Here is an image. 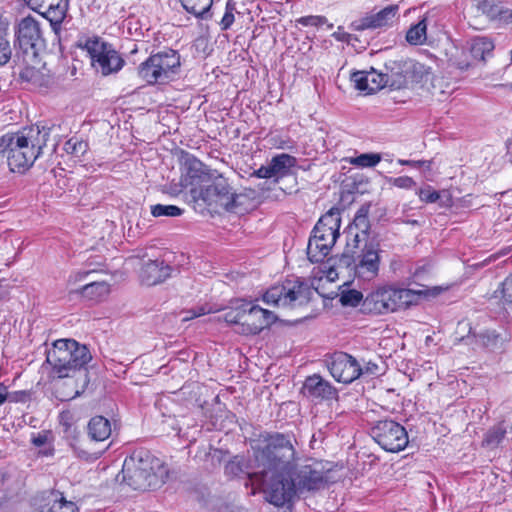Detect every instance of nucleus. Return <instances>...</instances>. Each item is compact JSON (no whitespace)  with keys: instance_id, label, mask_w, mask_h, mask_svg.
<instances>
[{"instance_id":"obj_1","label":"nucleus","mask_w":512,"mask_h":512,"mask_svg":"<svg viewBox=\"0 0 512 512\" xmlns=\"http://www.w3.org/2000/svg\"><path fill=\"white\" fill-rule=\"evenodd\" d=\"M293 434L274 432L265 437V446L255 450L258 475L263 482V491L280 480L295 467L296 450Z\"/></svg>"},{"instance_id":"obj_2","label":"nucleus","mask_w":512,"mask_h":512,"mask_svg":"<svg viewBox=\"0 0 512 512\" xmlns=\"http://www.w3.org/2000/svg\"><path fill=\"white\" fill-rule=\"evenodd\" d=\"M50 135V128L30 126L17 133L0 137V154L7 153V162L12 172L28 169L42 153Z\"/></svg>"},{"instance_id":"obj_3","label":"nucleus","mask_w":512,"mask_h":512,"mask_svg":"<svg viewBox=\"0 0 512 512\" xmlns=\"http://www.w3.org/2000/svg\"><path fill=\"white\" fill-rule=\"evenodd\" d=\"M324 485V475L312 465H303L288 472L280 480L275 481L265 490L266 500L276 507L295 500L298 494L305 491L319 490Z\"/></svg>"},{"instance_id":"obj_4","label":"nucleus","mask_w":512,"mask_h":512,"mask_svg":"<svg viewBox=\"0 0 512 512\" xmlns=\"http://www.w3.org/2000/svg\"><path fill=\"white\" fill-rule=\"evenodd\" d=\"M122 481L134 490L146 491L163 485L168 478V468L158 458L145 450L134 451L124 460Z\"/></svg>"},{"instance_id":"obj_5","label":"nucleus","mask_w":512,"mask_h":512,"mask_svg":"<svg viewBox=\"0 0 512 512\" xmlns=\"http://www.w3.org/2000/svg\"><path fill=\"white\" fill-rule=\"evenodd\" d=\"M91 360L89 349L73 339L54 341L46 353V362L51 365L52 374L57 378L73 377Z\"/></svg>"},{"instance_id":"obj_6","label":"nucleus","mask_w":512,"mask_h":512,"mask_svg":"<svg viewBox=\"0 0 512 512\" xmlns=\"http://www.w3.org/2000/svg\"><path fill=\"white\" fill-rule=\"evenodd\" d=\"M429 293V289L381 287L366 296L362 303V310L372 314H384L406 309L415 304L420 296H427Z\"/></svg>"},{"instance_id":"obj_7","label":"nucleus","mask_w":512,"mask_h":512,"mask_svg":"<svg viewBox=\"0 0 512 512\" xmlns=\"http://www.w3.org/2000/svg\"><path fill=\"white\" fill-rule=\"evenodd\" d=\"M341 217L338 209L332 208L316 223L308 241L307 256L312 263L323 262L340 236Z\"/></svg>"},{"instance_id":"obj_8","label":"nucleus","mask_w":512,"mask_h":512,"mask_svg":"<svg viewBox=\"0 0 512 512\" xmlns=\"http://www.w3.org/2000/svg\"><path fill=\"white\" fill-rule=\"evenodd\" d=\"M181 69L178 51L165 48L151 54L138 66V76L150 85L166 84L177 78Z\"/></svg>"},{"instance_id":"obj_9","label":"nucleus","mask_w":512,"mask_h":512,"mask_svg":"<svg viewBox=\"0 0 512 512\" xmlns=\"http://www.w3.org/2000/svg\"><path fill=\"white\" fill-rule=\"evenodd\" d=\"M311 296L310 286L299 278H293L270 287L264 293L263 301L280 308H295L307 304Z\"/></svg>"},{"instance_id":"obj_10","label":"nucleus","mask_w":512,"mask_h":512,"mask_svg":"<svg viewBox=\"0 0 512 512\" xmlns=\"http://www.w3.org/2000/svg\"><path fill=\"white\" fill-rule=\"evenodd\" d=\"M191 194L208 205H219L227 211H233L238 206L239 195L228 183V180L215 170L210 181L200 189L192 188Z\"/></svg>"},{"instance_id":"obj_11","label":"nucleus","mask_w":512,"mask_h":512,"mask_svg":"<svg viewBox=\"0 0 512 512\" xmlns=\"http://www.w3.org/2000/svg\"><path fill=\"white\" fill-rule=\"evenodd\" d=\"M339 265L349 268L353 265L355 275L363 280H372L377 277L380 266V256L378 245L365 244L357 261L352 255L343 253L339 259Z\"/></svg>"},{"instance_id":"obj_12","label":"nucleus","mask_w":512,"mask_h":512,"mask_svg":"<svg viewBox=\"0 0 512 512\" xmlns=\"http://www.w3.org/2000/svg\"><path fill=\"white\" fill-rule=\"evenodd\" d=\"M371 436L388 452H399L408 444L405 428L393 420L378 421L371 429Z\"/></svg>"},{"instance_id":"obj_13","label":"nucleus","mask_w":512,"mask_h":512,"mask_svg":"<svg viewBox=\"0 0 512 512\" xmlns=\"http://www.w3.org/2000/svg\"><path fill=\"white\" fill-rule=\"evenodd\" d=\"M15 36L14 46L18 47L25 55L35 57L45 45L40 24L31 16L25 17L19 22Z\"/></svg>"},{"instance_id":"obj_14","label":"nucleus","mask_w":512,"mask_h":512,"mask_svg":"<svg viewBox=\"0 0 512 512\" xmlns=\"http://www.w3.org/2000/svg\"><path fill=\"white\" fill-rule=\"evenodd\" d=\"M86 48L93 66L100 68L105 76L118 72L125 64V60L111 44L93 40L86 43Z\"/></svg>"},{"instance_id":"obj_15","label":"nucleus","mask_w":512,"mask_h":512,"mask_svg":"<svg viewBox=\"0 0 512 512\" xmlns=\"http://www.w3.org/2000/svg\"><path fill=\"white\" fill-rule=\"evenodd\" d=\"M181 185L185 188H202L205 183H208L213 176V171H210L206 166L189 153H185L181 160Z\"/></svg>"},{"instance_id":"obj_16","label":"nucleus","mask_w":512,"mask_h":512,"mask_svg":"<svg viewBox=\"0 0 512 512\" xmlns=\"http://www.w3.org/2000/svg\"><path fill=\"white\" fill-rule=\"evenodd\" d=\"M327 366L332 377L343 383H351L363 373L358 361L344 352L334 353Z\"/></svg>"},{"instance_id":"obj_17","label":"nucleus","mask_w":512,"mask_h":512,"mask_svg":"<svg viewBox=\"0 0 512 512\" xmlns=\"http://www.w3.org/2000/svg\"><path fill=\"white\" fill-rule=\"evenodd\" d=\"M421 67L418 63L410 60H390L385 63L384 76L387 86L392 89H402L408 84V79L412 72Z\"/></svg>"},{"instance_id":"obj_18","label":"nucleus","mask_w":512,"mask_h":512,"mask_svg":"<svg viewBox=\"0 0 512 512\" xmlns=\"http://www.w3.org/2000/svg\"><path fill=\"white\" fill-rule=\"evenodd\" d=\"M301 393L316 401H329L337 397V390L318 374H313L305 379Z\"/></svg>"},{"instance_id":"obj_19","label":"nucleus","mask_w":512,"mask_h":512,"mask_svg":"<svg viewBox=\"0 0 512 512\" xmlns=\"http://www.w3.org/2000/svg\"><path fill=\"white\" fill-rule=\"evenodd\" d=\"M259 469L256 465L255 453L253 459H248L243 455H236L225 465V473L227 475L240 476L245 474L252 485H258L263 488L262 479L256 475Z\"/></svg>"},{"instance_id":"obj_20","label":"nucleus","mask_w":512,"mask_h":512,"mask_svg":"<svg viewBox=\"0 0 512 512\" xmlns=\"http://www.w3.org/2000/svg\"><path fill=\"white\" fill-rule=\"evenodd\" d=\"M398 12V5H389L375 14H368L361 19L351 23L350 28L354 31L377 29L392 23Z\"/></svg>"},{"instance_id":"obj_21","label":"nucleus","mask_w":512,"mask_h":512,"mask_svg":"<svg viewBox=\"0 0 512 512\" xmlns=\"http://www.w3.org/2000/svg\"><path fill=\"white\" fill-rule=\"evenodd\" d=\"M172 267L164 260H149L144 263L140 270V280L147 286L157 285L170 277Z\"/></svg>"},{"instance_id":"obj_22","label":"nucleus","mask_w":512,"mask_h":512,"mask_svg":"<svg viewBox=\"0 0 512 512\" xmlns=\"http://www.w3.org/2000/svg\"><path fill=\"white\" fill-rule=\"evenodd\" d=\"M79 509L73 501L67 500L63 492L51 490L43 498L40 512H78Z\"/></svg>"},{"instance_id":"obj_23","label":"nucleus","mask_w":512,"mask_h":512,"mask_svg":"<svg viewBox=\"0 0 512 512\" xmlns=\"http://www.w3.org/2000/svg\"><path fill=\"white\" fill-rule=\"evenodd\" d=\"M242 332L246 334H258L264 327L263 308L244 302V315Z\"/></svg>"},{"instance_id":"obj_24","label":"nucleus","mask_w":512,"mask_h":512,"mask_svg":"<svg viewBox=\"0 0 512 512\" xmlns=\"http://www.w3.org/2000/svg\"><path fill=\"white\" fill-rule=\"evenodd\" d=\"M494 43L487 37H474L468 42V49L473 59L486 62L493 55Z\"/></svg>"},{"instance_id":"obj_25","label":"nucleus","mask_w":512,"mask_h":512,"mask_svg":"<svg viewBox=\"0 0 512 512\" xmlns=\"http://www.w3.org/2000/svg\"><path fill=\"white\" fill-rule=\"evenodd\" d=\"M88 434L92 440L104 441L111 435V424L103 416H95L88 423Z\"/></svg>"},{"instance_id":"obj_26","label":"nucleus","mask_w":512,"mask_h":512,"mask_svg":"<svg viewBox=\"0 0 512 512\" xmlns=\"http://www.w3.org/2000/svg\"><path fill=\"white\" fill-rule=\"evenodd\" d=\"M478 12L486 15L489 19L495 20L498 18L507 19L511 10H503L501 2L498 0H474Z\"/></svg>"},{"instance_id":"obj_27","label":"nucleus","mask_w":512,"mask_h":512,"mask_svg":"<svg viewBox=\"0 0 512 512\" xmlns=\"http://www.w3.org/2000/svg\"><path fill=\"white\" fill-rule=\"evenodd\" d=\"M76 291L85 299L98 301L109 294L110 285L105 281H91Z\"/></svg>"},{"instance_id":"obj_28","label":"nucleus","mask_w":512,"mask_h":512,"mask_svg":"<svg viewBox=\"0 0 512 512\" xmlns=\"http://www.w3.org/2000/svg\"><path fill=\"white\" fill-rule=\"evenodd\" d=\"M369 205H362L356 212L355 217L353 219V223L348 227V235H352L354 231H359L363 235V237L368 236V232L370 229L369 222Z\"/></svg>"},{"instance_id":"obj_29","label":"nucleus","mask_w":512,"mask_h":512,"mask_svg":"<svg viewBox=\"0 0 512 512\" xmlns=\"http://www.w3.org/2000/svg\"><path fill=\"white\" fill-rule=\"evenodd\" d=\"M296 158L286 153L274 156L271 161V169L276 177L288 175L290 169L296 165Z\"/></svg>"},{"instance_id":"obj_30","label":"nucleus","mask_w":512,"mask_h":512,"mask_svg":"<svg viewBox=\"0 0 512 512\" xmlns=\"http://www.w3.org/2000/svg\"><path fill=\"white\" fill-rule=\"evenodd\" d=\"M68 4H62L60 6L45 8L38 12L44 18H46L55 33H58L61 27V23L63 22L66 12H67Z\"/></svg>"},{"instance_id":"obj_31","label":"nucleus","mask_w":512,"mask_h":512,"mask_svg":"<svg viewBox=\"0 0 512 512\" xmlns=\"http://www.w3.org/2000/svg\"><path fill=\"white\" fill-rule=\"evenodd\" d=\"M183 8L197 18H207L213 0H180Z\"/></svg>"},{"instance_id":"obj_32","label":"nucleus","mask_w":512,"mask_h":512,"mask_svg":"<svg viewBox=\"0 0 512 512\" xmlns=\"http://www.w3.org/2000/svg\"><path fill=\"white\" fill-rule=\"evenodd\" d=\"M507 433V429L504 425V423H499L492 428H490L484 439H483V446L489 447V448H495L497 447L500 442L504 439L505 435Z\"/></svg>"},{"instance_id":"obj_33","label":"nucleus","mask_w":512,"mask_h":512,"mask_svg":"<svg viewBox=\"0 0 512 512\" xmlns=\"http://www.w3.org/2000/svg\"><path fill=\"white\" fill-rule=\"evenodd\" d=\"M88 148L89 145L86 141L78 136H73L65 142L63 149L67 154L75 158H81L88 151Z\"/></svg>"},{"instance_id":"obj_34","label":"nucleus","mask_w":512,"mask_h":512,"mask_svg":"<svg viewBox=\"0 0 512 512\" xmlns=\"http://www.w3.org/2000/svg\"><path fill=\"white\" fill-rule=\"evenodd\" d=\"M426 21L425 19L419 21L417 24L410 27L406 34V40L412 45L423 44L426 40Z\"/></svg>"},{"instance_id":"obj_35","label":"nucleus","mask_w":512,"mask_h":512,"mask_svg":"<svg viewBox=\"0 0 512 512\" xmlns=\"http://www.w3.org/2000/svg\"><path fill=\"white\" fill-rule=\"evenodd\" d=\"M60 425L63 427V432L67 439L76 440L79 431L74 425V416L71 411H63L59 415Z\"/></svg>"},{"instance_id":"obj_36","label":"nucleus","mask_w":512,"mask_h":512,"mask_svg":"<svg viewBox=\"0 0 512 512\" xmlns=\"http://www.w3.org/2000/svg\"><path fill=\"white\" fill-rule=\"evenodd\" d=\"M380 161L381 155L379 153H363L348 160L351 165L361 168L375 167Z\"/></svg>"},{"instance_id":"obj_37","label":"nucleus","mask_w":512,"mask_h":512,"mask_svg":"<svg viewBox=\"0 0 512 512\" xmlns=\"http://www.w3.org/2000/svg\"><path fill=\"white\" fill-rule=\"evenodd\" d=\"M184 210L176 205L155 204L151 206V214L153 217H179Z\"/></svg>"},{"instance_id":"obj_38","label":"nucleus","mask_w":512,"mask_h":512,"mask_svg":"<svg viewBox=\"0 0 512 512\" xmlns=\"http://www.w3.org/2000/svg\"><path fill=\"white\" fill-rule=\"evenodd\" d=\"M7 36V27L0 25V66L6 65L12 55V49Z\"/></svg>"},{"instance_id":"obj_39","label":"nucleus","mask_w":512,"mask_h":512,"mask_svg":"<svg viewBox=\"0 0 512 512\" xmlns=\"http://www.w3.org/2000/svg\"><path fill=\"white\" fill-rule=\"evenodd\" d=\"M473 337L475 339V344L482 347H494L497 344L499 338L495 331L490 330H486L478 334H473Z\"/></svg>"},{"instance_id":"obj_40","label":"nucleus","mask_w":512,"mask_h":512,"mask_svg":"<svg viewBox=\"0 0 512 512\" xmlns=\"http://www.w3.org/2000/svg\"><path fill=\"white\" fill-rule=\"evenodd\" d=\"M363 294L357 290H345L340 294V302L343 306L356 307L361 301L363 302Z\"/></svg>"},{"instance_id":"obj_41","label":"nucleus","mask_w":512,"mask_h":512,"mask_svg":"<svg viewBox=\"0 0 512 512\" xmlns=\"http://www.w3.org/2000/svg\"><path fill=\"white\" fill-rule=\"evenodd\" d=\"M351 81L357 90L366 91L370 94L369 74L367 71H356L351 74Z\"/></svg>"},{"instance_id":"obj_42","label":"nucleus","mask_w":512,"mask_h":512,"mask_svg":"<svg viewBox=\"0 0 512 512\" xmlns=\"http://www.w3.org/2000/svg\"><path fill=\"white\" fill-rule=\"evenodd\" d=\"M369 74L370 92L374 93L384 87H388L383 72L378 73L375 69L371 68L367 71Z\"/></svg>"},{"instance_id":"obj_43","label":"nucleus","mask_w":512,"mask_h":512,"mask_svg":"<svg viewBox=\"0 0 512 512\" xmlns=\"http://www.w3.org/2000/svg\"><path fill=\"white\" fill-rule=\"evenodd\" d=\"M236 9V4L233 0H228L225 7V13L221 19L220 26L221 30H228L233 24L235 17L234 11Z\"/></svg>"},{"instance_id":"obj_44","label":"nucleus","mask_w":512,"mask_h":512,"mask_svg":"<svg viewBox=\"0 0 512 512\" xmlns=\"http://www.w3.org/2000/svg\"><path fill=\"white\" fill-rule=\"evenodd\" d=\"M244 302L232 308L224 315V320L230 324H240L243 327Z\"/></svg>"},{"instance_id":"obj_45","label":"nucleus","mask_w":512,"mask_h":512,"mask_svg":"<svg viewBox=\"0 0 512 512\" xmlns=\"http://www.w3.org/2000/svg\"><path fill=\"white\" fill-rule=\"evenodd\" d=\"M212 310L208 305H201L189 310L183 311V321H189L199 316L210 313Z\"/></svg>"},{"instance_id":"obj_46","label":"nucleus","mask_w":512,"mask_h":512,"mask_svg":"<svg viewBox=\"0 0 512 512\" xmlns=\"http://www.w3.org/2000/svg\"><path fill=\"white\" fill-rule=\"evenodd\" d=\"M297 23L301 24L302 26L318 27V26L326 24L327 19L324 16L309 15V16L300 17L299 19H297Z\"/></svg>"},{"instance_id":"obj_47","label":"nucleus","mask_w":512,"mask_h":512,"mask_svg":"<svg viewBox=\"0 0 512 512\" xmlns=\"http://www.w3.org/2000/svg\"><path fill=\"white\" fill-rule=\"evenodd\" d=\"M417 194L420 200L426 203H435L440 198L439 193L430 186L419 189Z\"/></svg>"},{"instance_id":"obj_48","label":"nucleus","mask_w":512,"mask_h":512,"mask_svg":"<svg viewBox=\"0 0 512 512\" xmlns=\"http://www.w3.org/2000/svg\"><path fill=\"white\" fill-rule=\"evenodd\" d=\"M392 185L401 189H412L416 186V182L409 176H400L396 178H392L390 180Z\"/></svg>"},{"instance_id":"obj_49","label":"nucleus","mask_w":512,"mask_h":512,"mask_svg":"<svg viewBox=\"0 0 512 512\" xmlns=\"http://www.w3.org/2000/svg\"><path fill=\"white\" fill-rule=\"evenodd\" d=\"M94 272H95L94 270H83V271L79 270V271L73 272L72 274H70V276L67 280V284H68V286L72 287V286L76 285L77 283L85 280L89 275H91Z\"/></svg>"},{"instance_id":"obj_50","label":"nucleus","mask_w":512,"mask_h":512,"mask_svg":"<svg viewBox=\"0 0 512 512\" xmlns=\"http://www.w3.org/2000/svg\"><path fill=\"white\" fill-rule=\"evenodd\" d=\"M332 37L337 40V41H340V42H345L347 44H352L353 41H357L358 38L357 36L353 35V34H350V33H347L343 30V27L342 26H339L337 31H335L333 34H332Z\"/></svg>"},{"instance_id":"obj_51","label":"nucleus","mask_w":512,"mask_h":512,"mask_svg":"<svg viewBox=\"0 0 512 512\" xmlns=\"http://www.w3.org/2000/svg\"><path fill=\"white\" fill-rule=\"evenodd\" d=\"M502 299L506 304L512 305V275L502 283Z\"/></svg>"},{"instance_id":"obj_52","label":"nucleus","mask_w":512,"mask_h":512,"mask_svg":"<svg viewBox=\"0 0 512 512\" xmlns=\"http://www.w3.org/2000/svg\"><path fill=\"white\" fill-rule=\"evenodd\" d=\"M253 175L256 176L257 178H264V179L276 177L274 172L271 169L270 163L267 166H261L259 169L255 170Z\"/></svg>"},{"instance_id":"obj_53","label":"nucleus","mask_w":512,"mask_h":512,"mask_svg":"<svg viewBox=\"0 0 512 512\" xmlns=\"http://www.w3.org/2000/svg\"><path fill=\"white\" fill-rule=\"evenodd\" d=\"M398 163L400 165H404V166H411V167H414V168H420L421 165H427V167L429 168L432 164L431 161H427V160H403V159H399L398 160Z\"/></svg>"},{"instance_id":"obj_54","label":"nucleus","mask_w":512,"mask_h":512,"mask_svg":"<svg viewBox=\"0 0 512 512\" xmlns=\"http://www.w3.org/2000/svg\"><path fill=\"white\" fill-rule=\"evenodd\" d=\"M262 320L264 321V327H268L270 326L271 324L275 323V321L277 320V317L276 315L267 310V309H263V318Z\"/></svg>"},{"instance_id":"obj_55","label":"nucleus","mask_w":512,"mask_h":512,"mask_svg":"<svg viewBox=\"0 0 512 512\" xmlns=\"http://www.w3.org/2000/svg\"><path fill=\"white\" fill-rule=\"evenodd\" d=\"M48 441V437H47V433L43 432V433H38L36 436H34L32 438V443L36 446V447H41L43 445H45Z\"/></svg>"},{"instance_id":"obj_56","label":"nucleus","mask_w":512,"mask_h":512,"mask_svg":"<svg viewBox=\"0 0 512 512\" xmlns=\"http://www.w3.org/2000/svg\"><path fill=\"white\" fill-rule=\"evenodd\" d=\"M27 397V394L25 391H16L13 393H8V399L11 402H18V401H24V399Z\"/></svg>"},{"instance_id":"obj_57","label":"nucleus","mask_w":512,"mask_h":512,"mask_svg":"<svg viewBox=\"0 0 512 512\" xmlns=\"http://www.w3.org/2000/svg\"><path fill=\"white\" fill-rule=\"evenodd\" d=\"M25 1L27 2L28 6L32 10H34L36 12H40V10H42V8H43V2L45 0H25Z\"/></svg>"},{"instance_id":"obj_58","label":"nucleus","mask_w":512,"mask_h":512,"mask_svg":"<svg viewBox=\"0 0 512 512\" xmlns=\"http://www.w3.org/2000/svg\"><path fill=\"white\" fill-rule=\"evenodd\" d=\"M62 4H68V0H45L43 2V8L42 9L50 8V7H55V6H60Z\"/></svg>"},{"instance_id":"obj_59","label":"nucleus","mask_w":512,"mask_h":512,"mask_svg":"<svg viewBox=\"0 0 512 512\" xmlns=\"http://www.w3.org/2000/svg\"><path fill=\"white\" fill-rule=\"evenodd\" d=\"M353 237L352 239V245L353 247H358V244L362 241V240H365L366 237H363V235L361 234V232L359 231H354V233L351 235Z\"/></svg>"},{"instance_id":"obj_60","label":"nucleus","mask_w":512,"mask_h":512,"mask_svg":"<svg viewBox=\"0 0 512 512\" xmlns=\"http://www.w3.org/2000/svg\"><path fill=\"white\" fill-rule=\"evenodd\" d=\"M8 399L7 387L0 383V405H2Z\"/></svg>"},{"instance_id":"obj_61","label":"nucleus","mask_w":512,"mask_h":512,"mask_svg":"<svg viewBox=\"0 0 512 512\" xmlns=\"http://www.w3.org/2000/svg\"><path fill=\"white\" fill-rule=\"evenodd\" d=\"M9 294V288L4 284L3 280H0V301L5 299Z\"/></svg>"},{"instance_id":"obj_62","label":"nucleus","mask_w":512,"mask_h":512,"mask_svg":"<svg viewBox=\"0 0 512 512\" xmlns=\"http://www.w3.org/2000/svg\"><path fill=\"white\" fill-rule=\"evenodd\" d=\"M27 73H30L31 74V77H36L38 72H35V71H29L27 70Z\"/></svg>"},{"instance_id":"obj_63","label":"nucleus","mask_w":512,"mask_h":512,"mask_svg":"<svg viewBox=\"0 0 512 512\" xmlns=\"http://www.w3.org/2000/svg\"><path fill=\"white\" fill-rule=\"evenodd\" d=\"M507 17H509L512 21V10L509 12V15Z\"/></svg>"},{"instance_id":"obj_64","label":"nucleus","mask_w":512,"mask_h":512,"mask_svg":"<svg viewBox=\"0 0 512 512\" xmlns=\"http://www.w3.org/2000/svg\"><path fill=\"white\" fill-rule=\"evenodd\" d=\"M420 167H424L427 170H430L431 166L428 168L427 165H421Z\"/></svg>"}]
</instances>
